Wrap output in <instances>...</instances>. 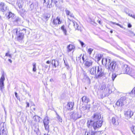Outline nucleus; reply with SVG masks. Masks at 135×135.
Here are the masks:
<instances>
[{"label":"nucleus","instance_id":"cd10ccee","mask_svg":"<svg viewBox=\"0 0 135 135\" xmlns=\"http://www.w3.org/2000/svg\"><path fill=\"white\" fill-rule=\"evenodd\" d=\"M81 100L83 102L87 103L89 102V98L86 96H84L81 98Z\"/></svg>","mask_w":135,"mask_h":135},{"label":"nucleus","instance_id":"c756f323","mask_svg":"<svg viewBox=\"0 0 135 135\" xmlns=\"http://www.w3.org/2000/svg\"><path fill=\"white\" fill-rule=\"evenodd\" d=\"M50 17V13H47L44 14L43 18L46 20H48Z\"/></svg>","mask_w":135,"mask_h":135},{"label":"nucleus","instance_id":"2eb2a0df","mask_svg":"<svg viewBox=\"0 0 135 135\" xmlns=\"http://www.w3.org/2000/svg\"><path fill=\"white\" fill-rule=\"evenodd\" d=\"M96 59H107L106 58V55L103 53L98 54L95 56Z\"/></svg>","mask_w":135,"mask_h":135},{"label":"nucleus","instance_id":"c9c22d12","mask_svg":"<svg viewBox=\"0 0 135 135\" xmlns=\"http://www.w3.org/2000/svg\"><path fill=\"white\" fill-rule=\"evenodd\" d=\"M56 114L57 115V120L60 122H62V120L61 118L57 113Z\"/></svg>","mask_w":135,"mask_h":135},{"label":"nucleus","instance_id":"1a4fd4ad","mask_svg":"<svg viewBox=\"0 0 135 135\" xmlns=\"http://www.w3.org/2000/svg\"><path fill=\"white\" fill-rule=\"evenodd\" d=\"M46 1H48L47 7L49 8H50L52 7V3H54L55 4L56 7H57V3L59 1V0H44V3H45Z\"/></svg>","mask_w":135,"mask_h":135},{"label":"nucleus","instance_id":"a19ab883","mask_svg":"<svg viewBox=\"0 0 135 135\" xmlns=\"http://www.w3.org/2000/svg\"><path fill=\"white\" fill-rule=\"evenodd\" d=\"M80 43L82 47H84L85 46V44L83 42L79 40Z\"/></svg>","mask_w":135,"mask_h":135},{"label":"nucleus","instance_id":"603ef678","mask_svg":"<svg viewBox=\"0 0 135 135\" xmlns=\"http://www.w3.org/2000/svg\"><path fill=\"white\" fill-rule=\"evenodd\" d=\"M69 15L71 17H73V18H74V16L73 15V14L72 13H71V14Z\"/></svg>","mask_w":135,"mask_h":135},{"label":"nucleus","instance_id":"f3484780","mask_svg":"<svg viewBox=\"0 0 135 135\" xmlns=\"http://www.w3.org/2000/svg\"><path fill=\"white\" fill-rule=\"evenodd\" d=\"M61 22L60 17H57L56 19H53L52 23L53 25L56 26L57 25L60 24Z\"/></svg>","mask_w":135,"mask_h":135},{"label":"nucleus","instance_id":"5fc2aeb1","mask_svg":"<svg viewBox=\"0 0 135 135\" xmlns=\"http://www.w3.org/2000/svg\"><path fill=\"white\" fill-rule=\"evenodd\" d=\"M97 22H98L99 23V24H100V25H101L102 24V23H101V21L100 20H98L97 21Z\"/></svg>","mask_w":135,"mask_h":135},{"label":"nucleus","instance_id":"f704fd0d","mask_svg":"<svg viewBox=\"0 0 135 135\" xmlns=\"http://www.w3.org/2000/svg\"><path fill=\"white\" fill-rule=\"evenodd\" d=\"M34 131L36 133L37 135H38L40 132L38 128H36L35 129Z\"/></svg>","mask_w":135,"mask_h":135},{"label":"nucleus","instance_id":"f03ea898","mask_svg":"<svg viewBox=\"0 0 135 135\" xmlns=\"http://www.w3.org/2000/svg\"><path fill=\"white\" fill-rule=\"evenodd\" d=\"M26 29L25 28H23L22 30L19 31H18V29L17 28L13 30V32H15L17 36V40L19 42H22L24 39V34L26 33Z\"/></svg>","mask_w":135,"mask_h":135},{"label":"nucleus","instance_id":"5701e85b","mask_svg":"<svg viewBox=\"0 0 135 135\" xmlns=\"http://www.w3.org/2000/svg\"><path fill=\"white\" fill-rule=\"evenodd\" d=\"M38 4L37 2L35 1L32 2L30 6V8L31 10L33 9L34 8H36V7L38 6Z\"/></svg>","mask_w":135,"mask_h":135},{"label":"nucleus","instance_id":"0eeeda50","mask_svg":"<svg viewBox=\"0 0 135 135\" xmlns=\"http://www.w3.org/2000/svg\"><path fill=\"white\" fill-rule=\"evenodd\" d=\"M100 89L103 92V94L104 93L105 95V96L109 95V90L106 87V85L104 84L102 85L100 88Z\"/></svg>","mask_w":135,"mask_h":135},{"label":"nucleus","instance_id":"e433bc0d","mask_svg":"<svg viewBox=\"0 0 135 135\" xmlns=\"http://www.w3.org/2000/svg\"><path fill=\"white\" fill-rule=\"evenodd\" d=\"M40 117L38 116H35L33 117V119L34 120L37 122V121L38 120V119Z\"/></svg>","mask_w":135,"mask_h":135},{"label":"nucleus","instance_id":"4468645a","mask_svg":"<svg viewBox=\"0 0 135 135\" xmlns=\"http://www.w3.org/2000/svg\"><path fill=\"white\" fill-rule=\"evenodd\" d=\"M83 64L87 68L91 66L93 64V62L90 60H83Z\"/></svg>","mask_w":135,"mask_h":135},{"label":"nucleus","instance_id":"a878e982","mask_svg":"<svg viewBox=\"0 0 135 135\" xmlns=\"http://www.w3.org/2000/svg\"><path fill=\"white\" fill-rule=\"evenodd\" d=\"M74 105V103L71 102H69L68 104V108L69 110H71L73 109Z\"/></svg>","mask_w":135,"mask_h":135},{"label":"nucleus","instance_id":"2f4dec72","mask_svg":"<svg viewBox=\"0 0 135 135\" xmlns=\"http://www.w3.org/2000/svg\"><path fill=\"white\" fill-rule=\"evenodd\" d=\"M129 94L131 95V96L132 97L135 96V88H134L129 93Z\"/></svg>","mask_w":135,"mask_h":135},{"label":"nucleus","instance_id":"ea45409f","mask_svg":"<svg viewBox=\"0 0 135 135\" xmlns=\"http://www.w3.org/2000/svg\"><path fill=\"white\" fill-rule=\"evenodd\" d=\"M93 50V49H92L91 48H90L89 49H88V52L90 55L91 54L92 51Z\"/></svg>","mask_w":135,"mask_h":135},{"label":"nucleus","instance_id":"4be33fe9","mask_svg":"<svg viewBox=\"0 0 135 135\" xmlns=\"http://www.w3.org/2000/svg\"><path fill=\"white\" fill-rule=\"evenodd\" d=\"M98 66H94L92 67L90 70V74L92 75H95L96 73V70H97Z\"/></svg>","mask_w":135,"mask_h":135},{"label":"nucleus","instance_id":"a211bd4d","mask_svg":"<svg viewBox=\"0 0 135 135\" xmlns=\"http://www.w3.org/2000/svg\"><path fill=\"white\" fill-rule=\"evenodd\" d=\"M7 17L8 20H9L11 22L12 20L14 17L16 16L15 14L12 13L11 12H9L8 14L7 13Z\"/></svg>","mask_w":135,"mask_h":135},{"label":"nucleus","instance_id":"69168bd1","mask_svg":"<svg viewBox=\"0 0 135 135\" xmlns=\"http://www.w3.org/2000/svg\"><path fill=\"white\" fill-rule=\"evenodd\" d=\"M119 26L120 27L122 28H123V26H122V25H120V26Z\"/></svg>","mask_w":135,"mask_h":135},{"label":"nucleus","instance_id":"6e6d98bb","mask_svg":"<svg viewBox=\"0 0 135 135\" xmlns=\"http://www.w3.org/2000/svg\"><path fill=\"white\" fill-rule=\"evenodd\" d=\"M51 63V61L49 60H48L46 62V63L47 64H49Z\"/></svg>","mask_w":135,"mask_h":135},{"label":"nucleus","instance_id":"473e14b6","mask_svg":"<svg viewBox=\"0 0 135 135\" xmlns=\"http://www.w3.org/2000/svg\"><path fill=\"white\" fill-rule=\"evenodd\" d=\"M33 68L32 70L34 72H35L36 70V64L35 63H33L32 64Z\"/></svg>","mask_w":135,"mask_h":135},{"label":"nucleus","instance_id":"c85d7f7f","mask_svg":"<svg viewBox=\"0 0 135 135\" xmlns=\"http://www.w3.org/2000/svg\"><path fill=\"white\" fill-rule=\"evenodd\" d=\"M75 48V46L72 45H69L68 46V52H70L72 51V50H73Z\"/></svg>","mask_w":135,"mask_h":135},{"label":"nucleus","instance_id":"423d86ee","mask_svg":"<svg viewBox=\"0 0 135 135\" xmlns=\"http://www.w3.org/2000/svg\"><path fill=\"white\" fill-rule=\"evenodd\" d=\"M49 122L50 120L48 117L47 116L44 119L43 123L45 129L48 131V133H49L50 131L49 126Z\"/></svg>","mask_w":135,"mask_h":135},{"label":"nucleus","instance_id":"9d476101","mask_svg":"<svg viewBox=\"0 0 135 135\" xmlns=\"http://www.w3.org/2000/svg\"><path fill=\"white\" fill-rule=\"evenodd\" d=\"M133 112L130 110L124 112V115L125 118L128 119L131 118L133 114Z\"/></svg>","mask_w":135,"mask_h":135},{"label":"nucleus","instance_id":"052dcab7","mask_svg":"<svg viewBox=\"0 0 135 135\" xmlns=\"http://www.w3.org/2000/svg\"><path fill=\"white\" fill-rule=\"evenodd\" d=\"M8 61H9L10 63H11L12 62V61L11 60H7Z\"/></svg>","mask_w":135,"mask_h":135},{"label":"nucleus","instance_id":"e2e57ef3","mask_svg":"<svg viewBox=\"0 0 135 135\" xmlns=\"http://www.w3.org/2000/svg\"><path fill=\"white\" fill-rule=\"evenodd\" d=\"M85 135H90L88 133V132H86L85 133Z\"/></svg>","mask_w":135,"mask_h":135},{"label":"nucleus","instance_id":"f257e3e1","mask_svg":"<svg viewBox=\"0 0 135 135\" xmlns=\"http://www.w3.org/2000/svg\"><path fill=\"white\" fill-rule=\"evenodd\" d=\"M108 60H108H102V64L106 67L108 66V70L113 72L115 70L116 63L114 61H112L111 60Z\"/></svg>","mask_w":135,"mask_h":135},{"label":"nucleus","instance_id":"bf43d9fd","mask_svg":"<svg viewBox=\"0 0 135 135\" xmlns=\"http://www.w3.org/2000/svg\"><path fill=\"white\" fill-rule=\"evenodd\" d=\"M64 60V63H65V65H66V66H68V65L67 63H66L65 62V60Z\"/></svg>","mask_w":135,"mask_h":135},{"label":"nucleus","instance_id":"dca6fc26","mask_svg":"<svg viewBox=\"0 0 135 135\" xmlns=\"http://www.w3.org/2000/svg\"><path fill=\"white\" fill-rule=\"evenodd\" d=\"M7 6L3 2H2L0 3V11L4 12L7 10Z\"/></svg>","mask_w":135,"mask_h":135},{"label":"nucleus","instance_id":"bb28decb","mask_svg":"<svg viewBox=\"0 0 135 135\" xmlns=\"http://www.w3.org/2000/svg\"><path fill=\"white\" fill-rule=\"evenodd\" d=\"M51 64L52 65H53L55 67H56L59 65V63L57 60H52Z\"/></svg>","mask_w":135,"mask_h":135},{"label":"nucleus","instance_id":"8fccbe9b","mask_svg":"<svg viewBox=\"0 0 135 135\" xmlns=\"http://www.w3.org/2000/svg\"><path fill=\"white\" fill-rule=\"evenodd\" d=\"M132 26V25L130 23L128 24V28H131Z\"/></svg>","mask_w":135,"mask_h":135},{"label":"nucleus","instance_id":"6ab92c4d","mask_svg":"<svg viewBox=\"0 0 135 135\" xmlns=\"http://www.w3.org/2000/svg\"><path fill=\"white\" fill-rule=\"evenodd\" d=\"M94 121L92 119L88 120L87 123V126L89 128H91L92 127L93 128V124Z\"/></svg>","mask_w":135,"mask_h":135},{"label":"nucleus","instance_id":"58836bf2","mask_svg":"<svg viewBox=\"0 0 135 135\" xmlns=\"http://www.w3.org/2000/svg\"><path fill=\"white\" fill-rule=\"evenodd\" d=\"M65 11L67 15H69L71 13L70 11L66 9H65Z\"/></svg>","mask_w":135,"mask_h":135},{"label":"nucleus","instance_id":"9b49d317","mask_svg":"<svg viewBox=\"0 0 135 135\" xmlns=\"http://www.w3.org/2000/svg\"><path fill=\"white\" fill-rule=\"evenodd\" d=\"M92 120L94 121H96L101 119H101V115L100 113H94L93 116H92Z\"/></svg>","mask_w":135,"mask_h":135},{"label":"nucleus","instance_id":"37998d69","mask_svg":"<svg viewBox=\"0 0 135 135\" xmlns=\"http://www.w3.org/2000/svg\"><path fill=\"white\" fill-rule=\"evenodd\" d=\"M124 98V100H122V102H123L124 103V104H125L126 103V97H121L120 98Z\"/></svg>","mask_w":135,"mask_h":135},{"label":"nucleus","instance_id":"b1692460","mask_svg":"<svg viewBox=\"0 0 135 135\" xmlns=\"http://www.w3.org/2000/svg\"><path fill=\"white\" fill-rule=\"evenodd\" d=\"M83 81L86 82L88 84H89L90 83V78L86 75H84V77L83 79Z\"/></svg>","mask_w":135,"mask_h":135},{"label":"nucleus","instance_id":"864d4df0","mask_svg":"<svg viewBox=\"0 0 135 135\" xmlns=\"http://www.w3.org/2000/svg\"><path fill=\"white\" fill-rule=\"evenodd\" d=\"M27 106L26 107H29L30 106V104L28 102H26Z\"/></svg>","mask_w":135,"mask_h":135},{"label":"nucleus","instance_id":"774afa93","mask_svg":"<svg viewBox=\"0 0 135 135\" xmlns=\"http://www.w3.org/2000/svg\"><path fill=\"white\" fill-rule=\"evenodd\" d=\"M131 33L132 34H133V35H134H134H135V34H134V33L133 32H131Z\"/></svg>","mask_w":135,"mask_h":135},{"label":"nucleus","instance_id":"72a5a7b5","mask_svg":"<svg viewBox=\"0 0 135 135\" xmlns=\"http://www.w3.org/2000/svg\"><path fill=\"white\" fill-rule=\"evenodd\" d=\"M131 130L133 133L135 134V126H132L131 128Z\"/></svg>","mask_w":135,"mask_h":135},{"label":"nucleus","instance_id":"4d7b16f0","mask_svg":"<svg viewBox=\"0 0 135 135\" xmlns=\"http://www.w3.org/2000/svg\"><path fill=\"white\" fill-rule=\"evenodd\" d=\"M50 81L51 82H53L54 81V80L52 78H51L50 80Z\"/></svg>","mask_w":135,"mask_h":135},{"label":"nucleus","instance_id":"13d9d810","mask_svg":"<svg viewBox=\"0 0 135 135\" xmlns=\"http://www.w3.org/2000/svg\"><path fill=\"white\" fill-rule=\"evenodd\" d=\"M132 53H133V55H132L133 56H135V54L134 53V52L133 51H132Z\"/></svg>","mask_w":135,"mask_h":135},{"label":"nucleus","instance_id":"ddd939ff","mask_svg":"<svg viewBox=\"0 0 135 135\" xmlns=\"http://www.w3.org/2000/svg\"><path fill=\"white\" fill-rule=\"evenodd\" d=\"M5 80L4 75L3 74L0 79V90L2 91H3V89L4 88V81Z\"/></svg>","mask_w":135,"mask_h":135},{"label":"nucleus","instance_id":"3c124183","mask_svg":"<svg viewBox=\"0 0 135 135\" xmlns=\"http://www.w3.org/2000/svg\"><path fill=\"white\" fill-rule=\"evenodd\" d=\"M15 96L17 98V99H18V95H17V92H15Z\"/></svg>","mask_w":135,"mask_h":135},{"label":"nucleus","instance_id":"4c0bfd02","mask_svg":"<svg viewBox=\"0 0 135 135\" xmlns=\"http://www.w3.org/2000/svg\"><path fill=\"white\" fill-rule=\"evenodd\" d=\"M117 76L114 73L112 74V78L113 81H114L115 79L117 77Z\"/></svg>","mask_w":135,"mask_h":135},{"label":"nucleus","instance_id":"49530a36","mask_svg":"<svg viewBox=\"0 0 135 135\" xmlns=\"http://www.w3.org/2000/svg\"><path fill=\"white\" fill-rule=\"evenodd\" d=\"M128 15L130 17H132V18L135 19V15H133L132 14H130V13H129L128 14Z\"/></svg>","mask_w":135,"mask_h":135},{"label":"nucleus","instance_id":"0e129e2a","mask_svg":"<svg viewBox=\"0 0 135 135\" xmlns=\"http://www.w3.org/2000/svg\"><path fill=\"white\" fill-rule=\"evenodd\" d=\"M82 54H81L80 55V56L79 57V58H80V59H81V55H82Z\"/></svg>","mask_w":135,"mask_h":135},{"label":"nucleus","instance_id":"20e7f679","mask_svg":"<svg viewBox=\"0 0 135 135\" xmlns=\"http://www.w3.org/2000/svg\"><path fill=\"white\" fill-rule=\"evenodd\" d=\"M12 24L15 26H20L23 23L21 18L18 16H16L11 22Z\"/></svg>","mask_w":135,"mask_h":135},{"label":"nucleus","instance_id":"09e8293b","mask_svg":"<svg viewBox=\"0 0 135 135\" xmlns=\"http://www.w3.org/2000/svg\"><path fill=\"white\" fill-rule=\"evenodd\" d=\"M120 50L122 52L124 53H125V51L123 49L121 48L120 49Z\"/></svg>","mask_w":135,"mask_h":135},{"label":"nucleus","instance_id":"6e6552de","mask_svg":"<svg viewBox=\"0 0 135 135\" xmlns=\"http://www.w3.org/2000/svg\"><path fill=\"white\" fill-rule=\"evenodd\" d=\"M103 122L102 120L101 119L99 120L94 121L93 124V128L95 130L97 129L100 128L102 125Z\"/></svg>","mask_w":135,"mask_h":135},{"label":"nucleus","instance_id":"412c9836","mask_svg":"<svg viewBox=\"0 0 135 135\" xmlns=\"http://www.w3.org/2000/svg\"><path fill=\"white\" fill-rule=\"evenodd\" d=\"M124 98H120L115 103V105L118 107H122L124 105V103L122 101L124 99Z\"/></svg>","mask_w":135,"mask_h":135},{"label":"nucleus","instance_id":"7c9ffc66","mask_svg":"<svg viewBox=\"0 0 135 135\" xmlns=\"http://www.w3.org/2000/svg\"><path fill=\"white\" fill-rule=\"evenodd\" d=\"M61 29L64 32V35L66 36L68 35L67 33V30L64 25H63L61 27Z\"/></svg>","mask_w":135,"mask_h":135},{"label":"nucleus","instance_id":"a18cd8bd","mask_svg":"<svg viewBox=\"0 0 135 135\" xmlns=\"http://www.w3.org/2000/svg\"><path fill=\"white\" fill-rule=\"evenodd\" d=\"M90 105H87L85 107V109H87L88 110H89L90 108Z\"/></svg>","mask_w":135,"mask_h":135},{"label":"nucleus","instance_id":"c03bdc74","mask_svg":"<svg viewBox=\"0 0 135 135\" xmlns=\"http://www.w3.org/2000/svg\"><path fill=\"white\" fill-rule=\"evenodd\" d=\"M97 132L95 131H92L91 132V135H95Z\"/></svg>","mask_w":135,"mask_h":135},{"label":"nucleus","instance_id":"338daca9","mask_svg":"<svg viewBox=\"0 0 135 135\" xmlns=\"http://www.w3.org/2000/svg\"><path fill=\"white\" fill-rule=\"evenodd\" d=\"M116 25H118V26H119L120 25V24H119L118 23H116Z\"/></svg>","mask_w":135,"mask_h":135},{"label":"nucleus","instance_id":"aec40b11","mask_svg":"<svg viewBox=\"0 0 135 135\" xmlns=\"http://www.w3.org/2000/svg\"><path fill=\"white\" fill-rule=\"evenodd\" d=\"M112 122L113 124L117 126L119 124V122L118 121V119L117 117H113L112 119Z\"/></svg>","mask_w":135,"mask_h":135},{"label":"nucleus","instance_id":"7ed1b4c3","mask_svg":"<svg viewBox=\"0 0 135 135\" xmlns=\"http://www.w3.org/2000/svg\"><path fill=\"white\" fill-rule=\"evenodd\" d=\"M122 72L123 73L128 74L132 77L135 75V70L131 69L130 67L127 65H123Z\"/></svg>","mask_w":135,"mask_h":135},{"label":"nucleus","instance_id":"f8f14e48","mask_svg":"<svg viewBox=\"0 0 135 135\" xmlns=\"http://www.w3.org/2000/svg\"><path fill=\"white\" fill-rule=\"evenodd\" d=\"M71 117L73 119L76 120L81 118V114H79L78 112L74 111L72 112Z\"/></svg>","mask_w":135,"mask_h":135},{"label":"nucleus","instance_id":"79ce46f5","mask_svg":"<svg viewBox=\"0 0 135 135\" xmlns=\"http://www.w3.org/2000/svg\"><path fill=\"white\" fill-rule=\"evenodd\" d=\"M5 56H8L10 58H11V55L9 54V52H8L6 53Z\"/></svg>","mask_w":135,"mask_h":135},{"label":"nucleus","instance_id":"de8ad7c7","mask_svg":"<svg viewBox=\"0 0 135 135\" xmlns=\"http://www.w3.org/2000/svg\"><path fill=\"white\" fill-rule=\"evenodd\" d=\"M18 6L20 8H21L22 7V5L21 3H18Z\"/></svg>","mask_w":135,"mask_h":135},{"label":"nucleus","instance_id":"39448f33","mask_svg":"<svg viewBox=\"0 0 135 135\" xmlns=\"http://www.w3.org/2000/svg\"><path fill=\"white\" fill-rule=\"evenodd\" d=\"M97 69V74L96 75V78L97 79L100 78L105 75L104 70L100 66H98Z\"/></svg>","mask_w":135,"mask_h":135},{"label":"nucleus","instance_id":"393cba45","mask_svg":"<svg viewBox=\"0 0 135 135\" xmlns=\"http://www.w3.org/2000/svg\"><path fill=\"white\" fill-rule=\"evenodd\" d=\"M68 18L70 21L71 22L75 30H80L81 31L80 29H79V25L76 22L73 21H72L71 20L69 19V18Z\"/></svg>","mask_w":135,"mask_h":135},{"label":"nucleus","instance_id":"680f3d73","mask_svg":"<svg viewBox=\"0 0 135 135\" xmlns=\"http://www.w3.org/2000/svg\"><path fill=\"white\" fill-rule=\"evenodd\" d=\"M59 3H60V2H61L62 3L63 2V0H59Z\"/></svg>","mask_w":135,"mask_h":135}]
</instances>
